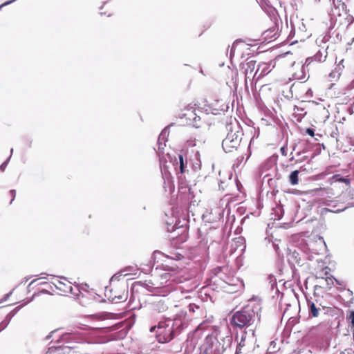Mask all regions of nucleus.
I'll use <instances>...</instances> for the list:
<instances>
[{
  "mask_svg": "<svg viewBox=\"0 0 354 354\" xmlns=\"http://www.w3.org/2000/svg\"><path fill=\"white\" fill-rule=\"evenodd\" d=\"M319 1H320L321 0H318Z\"/></svg>",
  "mask_w": 354,
  "mask_h": 354,
  "instance_id": "29",
  "label": "nucleus"
},
{
  "mask_svg": "<svg viewBox=\"0 0 354 354\" xmlns=\"http://www.w3.org/2000/svg\"><path fill=\"white\" fill-rule=\"evenodd\" d=\"M289 182L292 185H296L299 183V171L295 170L291 172L289 176Z\"/></svg>",
  "mask_w": 354,
  "mask_h": 354,
  "instance_id": "19",
  "label": "nucleus"
},
{
  "mask_svg": "<svg viewBox=\"0 0 354 354\" xmlns=\"http://www.w3.org/2000/svg\"><path fill=\"white\" fill-rule=\"evenodd\" d=\"M210 214H215V216L213 218L214 220H220L223 216L224 209L221 207L215 206L211 209Z\"/></svg>",
  "mask_w": 354,
  "mask_h": 354,
  "instance_id": "16",
  "label": "nucleus"
},
{
  "mask_svg": "<svg viewBox=\"0 0 354 354\" xmlns=\"http://www.w3.org/2000/svg\"><path fill=\"white\" fill-rule=\"evenodd\" d=\"M330 12L338 26H348L354 21V17L348 13L344 1L333 0Z\"/></svg>",
  "mask_w": 354,
  "mask_h": 354,
  "instance_id": "2",
  "label": "nucleus"
},
{
  "mask_svg": "<svg viewBox=\"0 0 354 354\" xmlns=\"http://www.w3.org/2000/svg\"><path fill=\"white\" fill-rule=\"evenodd\" d=\"M330 344L329 339L326 337H322L320 339H317L316 346L319 350H326Z\"/></svg>",
  "mask_w": 354,
  "mask_h": 354,
  "instance_id": "14",
  "label": "nucleus"
},
{
  "mask_svg": "<svg viewBox=\"0 0 354 354\" xmlns=\"http://www.w3.org/2000/svg\"><path fill=\"white\" fill-rule=\"evenodd\" d=\"M127 299V291L124 288L119 290L118 288L110 290L109 299L114 302L125 301Z\"/></svg>",
  "mask_w": 354,
  "mask_h": 354,
  "instance_id": "8",
  "label": "nucleus"
},
{
  "mask_svg": "<svg viewBox=\"0 0 354 354\" xmlns=\"http://www.w3.org/2000/svg\"><path fill=\"white\" fill-rule=\"evenodd\" d=\"M243 133L239 130L230 129L226 138L222 142V147L227 153L236 150L240 145Z\"/></svg>",
  "mask_w": 354,
  "mask_h": 354,
  "instance_id": "4",
  "label": "nucleus"
},
{
  "mask_svg": "<svg viewBox=\"0 0 354 354\" xmlns=\"http://www.w3.org/2000/svg\"><path fill=\"white\" fill-rule=\"evenodd\" d=\"M330 269L328 266L323 264L318 265L314 269L313 274L317 279H324L325 277L330 275Z\"/></svg>",
  "mask_w": 354,
  "mask_h": 354,
  "instance_id": "9",
  "label": "nucleus"
},
{
  "mask_svg": "<svg viewBox=\"0 0 354 354\" xmlns=\"http://www.w3.org/2000/svg\"><path fill=\"white\" fill-rule=\"evenodd\" d=\"M104 328H92L90 332L84 335V342L88 344H102L104 341L102 337L97 335L96 333Z\"/></svg>",
  "mask_w": 354,
  "mask_h": 354,
  "instance_id": "7",
  "label": "nucleus"
},
{
  "mask_svg": "<svg viewBox=\"0 0 354 354\" xmlns=\"http://www.w3.org/2000/svg\"><path fill=\"white\" fill-rule=\"evenodd\" d=\"M324 279L325 283H323L322 286L323 287H326L327 288H332V286L334 285V281H336V282L339 283L338 281L330 275H327Z\"/></svg>",
  "mask_w": 354,
  "mask_h": 354,
  "instance_id": "18",
  "label": "nucleus"
},
{
  "mask_svg": "<svg viewBox=\"0 0 354 354\" xmlns=\"http://www.w3.org/2000/svg\"><path fill=\"white\" fill-rule=\"evenodd\" d=\"M306 132L307 134H308L309 136H310L312 137H313L315 135L314 130L311 128L306 129Z\"/></svg>",
  "mask_w": 354,
  "mask_h": 354,
  "instance_id": "26",
  "label": "nucleus"
},
{
  "mask_svg": "<svg viewBox=\"0 0 354 354\" xmlns=\"http://www.w3.org/2000/svg\"><path fill=\"white\" fill-rule=\"evenodd\" d=\"M334 178H335V181L344 183L346 185H349L351 183V180L348 178L340 177L339 175H336Z\"/></svg>",
  "mask_w": 354,
  "mask_h": 354,
  "instance_id": "22",
  "label": "nucleus"
},
{
  "mask_svg": "<svg viewBox=\"0 0 354 354\" xmlns=\"http://www.w3.org/2000/svg\"><path fill=\"white\" fill-rule=\"evenodd\" d=\"M277 32V28L276 26H272V28L268 29L267 30L264 31L263 33V35L264 36V39L266 40L271 39L273 37H275Z\"/></svg>",
  "mask_w": 354,
  "mask_h": 354,
  "instance_id": "15",
  "label": "nucleus"
},
{
  "mask_svg": "<svg viewBox=\"0 0 354 354\" xmlns=\"http://www.w3.org/2000/svg\"><path fill=\"white\" fill-rule=\"evenodd\" d=\"M55 287L60 290L62 293H71L72 292L73 288L71 285V283L66 279L64 281L57 280L55 283Z\"/></svg>",
  "mask_w": 354,
  "mask_h": 354,
  "instance_id": "11",
  "label": "nucleus"
},
{
  "mask_svg": "<svg viewBox=\"0 0 354 354\" xmlns=\"http://www.w3.org/2000/svg\"><path fill=\"white\" fill-rule=\"evenodd\" d=\"M156 328V337L159 342L165 343L173 339L174 329L171 320L159 322L158 325L152 327L150 331L153 332Z\"/></svg>",
  "mask_w": 354,
  "mask_h": 354,
  "instance_id": "3",
  "label": "nucleus"
},
{
  "mask_svg": "<svg viewBox=\"0 0 354 354\" xmlns=\"http://www.w3.org/2000/svg\"><path fill=\"white\" fill-rule=\"evenodd\" d=\"M184 236H185V241L187 239V232H186L185 234H184Z\"/></svg>",
  "mask_w": 354,
  "mask_h": 354,
  "instance_id": "28",
  "label": "nucleus"
},
{
  "mask_svg": "<svg viewBox=\"0 0 354 354\" xmlns=\"http://www.w3.org/2000/svg\"><path fill=\"white\" fill-rule=\"evenodd\" d=\"M10 194L11 196L12 197V201L15 199V195H16V191L15 189H12L10 191Z\"/></svg>",
  "mask_w": 354,
  "mask_h": 354,
  "instance_id": "27",
  "label": "nucleus"
},
{
  "mask_svg": "<svg viewBox=\"0 0 354 354\" xmlns=\"http://www.w3.org/2000/svg\"><path fill=\"white\" fill-rule=\"evenodd\" d=\"M161 277L175 283H180L183 282L182 276H177L176 274L171 272H165L161 275Z\"/></svg>",
  "mask_w": 354,
  "mask_h": 354,
  "instance_id": "12",
  "label": "nucleus"
},
{
  "mask_svg": "<svg viewBox=\"0 0 354 354\" xmlns=\"http://www.w3.org/2000/svg\"><path fill=\"white\" fill-rule=\"evenodd\" d=\"M308 306L309 309V315L313 317H317L319 315L320 308L317 307L315 304L310 300H308Z\"/></svg>",
  "mask_w": 354,
  "mask_h": 354,
  "instance_id": "13",
  "label": "nucleus"
},
{
  "mask_svg": "<svg viewBox=\"0 0 354 354\" xmlns=\"http://www.w3.org/2000/svg\"><path fill=\"white\" fill-rule=\"evenodd\" d=\"M88 317L93 321H102L108 318V315L106 313H100L91 315L88 316Z\"/></svg>",
  "mask_w": 354,
  "mask_h": 354,
  "instance_id": "20",
  "label": "nucleus"
},
{
  "mask_svg": "<svg viewBox=\"0 0 354 354\" xmlns=\"http://www.w3.org/2000/svg\"><path fill=\"white\" fill-rule=\"evenodd\" d=\"M256 61L250 60L244 65V73L246 79L250 78L251 77H254L256 75L257 72L254 73L256 68Z\"/></svg>",
  "mask_w": 354,
  "mask_h": 354,
  "instance_id": "10",
  "label": "nucleus"
},
{
  "mask_svg": "<svg viewBox=\"0 0 354 354\" xmlns=\"http://www.w3.org/2000/svg\"><path fill=\"white\" fill-rule=\"evenodd\" d=\"M347 319L351 324L352 327H354V311L351 312Z\"/></svg>",
  "mask_w": 354,
  "mask_h": 354,
  "instance_id": "25",
  "label": "nucleus"
},
{
  "mask_svg": "<svg viewBox=\"0 0 354 354\" xmlns=\"http://www.w3.org/2000/svg\"><path fill=\"white\" fill-rule=\"evenodd\" d=\"M179 159V167H180V174H183L185 172V169L187 165V161H184V158L182 154L178 155Z\"/></svg>",
  "mask_w": 354,
  "mask_h": 354,
  "instance_id": "21",
  "label": "nucleus"
},
{
  "mask_svg": "<svg viewBox=\"0 0 354 354\" xmlns=\"http://www.w3.org/2000/svg\"><path fill=\"white\" fill-rule=\"evenodd\" d=\"M236 354H255L254 344L252 341L246 339V332L241 337V341L236 347Z\"/></svg>",
  "mask_w": 354,
  "mask_h": 354,
  "instance_id": "6",
  "label": "nucleus"
},
{
  "mask_svg": "<svg viewBox=\"0 0 354 354\" xmlns=\"http://www.w3.org/2000/svg\"><path fill=\"white\" fill-rule=\"evenodd\" d=\"M178 117L182 119L185 118L188 124H192L194 126H198V122L201 120L196 113V109L191 105H187L183 109H180L178 112Z\"/></svg>",
  "mask_w": 354,
  "mask_h": 354,
  "instance_id": "5",
  "label": "nucleus"
},
{
  "mask_svg": "<svg viewBox=\"0 0 354 354\" xmlns=\"http://www.w3.org/2000/svg\"><path fill=\"white\" fill-rule=\"evenodd\" d=\"M164 270L168 271L169 272L173 273L174 274H178L180 272L181 270L179 269V267L176 264H165L163 265Z\"/></svg>",
  "mask_w": 354,
  "mask_h": 354,
  "instance_id": "17",
  "label": "nucleus"
},
{
  "mask_svg": "<svg viewBox=\"0 0 354 354\" xmlns=\"http://www.w3.org/2000/svg\"><path fill=\"white\" fill-rule=\"evenodd\" d=\"M46 354H62L61 350L57 348H49Z\"/></svg>",
  "mask_w": 354,
  "mask_h": 354,
  "instance_id": "23",
  "label": "nucleus"
},
{
  "mask_svg": "<svg viewBox=\"0 0 354 354\" xmlns=\"http://www.w3.org/2000/svg\"><path fill=\"white\" fill-rule=\"evenodd\" d=\"M261 308L259 301L250 300L247 305L232 315L230 319L231 325L240 329L252 326L260 321Z\"/></svg>",
  "mask_w": 354,
  "mask_h": 354,
  "instance_id": "1",
  "label": "nucleus"
},
{
  "mask_svg": "<svg viewBox=\"0 0 354 354\" xmlns=\"http://www.w3.org/2000/svg\"><path fill=\"white\" fill-rule=\"evenodd\" d=\"M190 313H195L196 310H200V306L194 304H190L188 306Z\"/></svg>",
  "mask_w": 354,
  "mask_h": 354,
  "instance_id": "24",
  "label": "nucleus"
}]
</instances>
